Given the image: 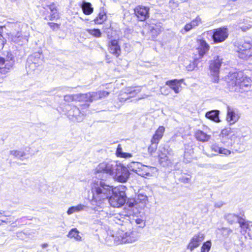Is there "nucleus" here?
Listing matches in <instances>:
<instances>
[{
    "label": "nucleus",
    "mask_w": 252,
    "mask_h": 252,
    "mask_svg": "<svg viewBox=\"0 0 252 252\" xmlns=\"http://www.w3.org/2000/svg\"><path fill=\"white\" fill-rule=\"evenodd\" d=\"M48 246V244L47 243L43 244L41 245V247L42 248H46Z\"/></svg>",
    "instance_id": "nucleus-60"
},
{
    "label": "nucleus",
    "mask_w": 252,
    "mask_h": 252,
    "mask_svg": "<svg viewBox=\"0 0 252 252\" xmlns=\"http://www.w3.org/2000/svg\"><path fill=\"white\" fill-rule=\"evenodd\" d=\"M167 150H166L164 147L159 148L158 150V158L159 161L161 164L163 166H165L168 165L169 163L168 157H167Z\"/></svg>",
    "instance_id": "nucleus-23"
},
{
    "label": "nucleus",
    "mask_w": 252,
    "mask_h": 252,
    "mask_svg": "<svg viewBox=\"0 0 252 252\" xmlns=\"http://www.w3.org/2000/svg\"><path fill=\"white\" fill-rule=\"evenodd\" d=\"M239 130V133L238 135V139L239 140L241 138H244L247 137L250 133V129L247 127H243L241 128H238Z\"/></svg>",
    "instance_id": "nucleus-38"
},
{
    "label": "nucleus",
    "mask_w": 252,
    "mask_h": 252,
    "mask_svg": "<svg viewBox=\"0 0 252 252\" xmlns=\"http://www.w3.org/2000/svg\"><path fill=\"white\" fill-rule=\"evenodd\" d=\"M211 247V242L208 241L203 243L201 248V252H209Z\"/></svg>",
    "instance_id": "nucleus-43"
},
{
    "label": "nucleus",
    "mask_w": 252,
    "mask_h": 252,
    "mask_svg": "<svg viewBox=\"0 0 252 252\" xmlns=\"http://www.w3.org/2000/svg\"><path fill=\"white\" fill-rule=\"evenodd\" d=\"M149 8L138 6L134 9V13L140 21H144L149 17Z\"/></svg>",
    "instance_id": "nucleus-19"
},
{
    "label": "nucleus",
    "mask_w": 252,
    "mask_h": 252,
    "mask_svg": "<svg viewBox=\"0 0 252 252\" xmlns=\"http://www.w3.org/2000/svg\"><path fill=\"white\" fill-rule=\"evenodd\" d=\"M33 56H32L31 57H30L29 58V62L30 61H31L32 62V65H34V66H36V64L38 63L36 62V61H35V58L33 60Z\"/></svg>",
    "instance_id": "nucleus-56"
},
{
    "label": "nucleus",
    "mask_w": 252,
    "mask_h": 252,
    "mask_svg": "<svg viewBox=\"0 0 252 252\" xmlns=\"http://www.w3.org/2000/svg\"><path fill=\"white\" fill-rule=\"evenodd\" d=\"M151 96V95L150 94H143L141 95V97H139L138 98V100H140V99H144V98H147L149 96Z\"/></svg>",
    "instance_id": "nucleus-57"
},
{
    "label": "nucleus",
    "mask_w": 252,
    "mask_h": 252,
    "mask_svg": "<svg viewBox=\"0 0 252 252\" xmlns=\"http://www.w3.org/2000/svg\"><path fill=\"white\" fill-rule=\"evenodd\" d=\"M68 118L73 122H80L83 121L84 114L81 112L80 109L74 106L67 112Z\"/></svg>",
    "instance_id": "nucleus-16"
},
{
    "label": "nucleus",
    "mask_w": 252,
    "mask_h": 252,
    "mask_svg": "<svg viewBox=\"0 0 252 252\" xmlns=\"http://www.w3.org/2000/svg\"><path fill=\"white\" fill-rule=\"evenodd\" d=\"M142 91L141 87H129L122 90L119 95V100L124 102L134 97Z\"/></svg>",
    "instance_id": "nucleus-12"
},
{
    "label": "nucleus",
    "mask_w": 252,
    "mask_h": 252,
    "mask_svg": "<svg viewBox=\"0 0 252 252\" xmlns=\"http://www.w3.org/2000/svg\"><path fill=\"white\" fill-rule=\"evenodd\" d=\"M1 45H2V46L3 45V40L2 41Z\"/></svg>",
    "instance_id": "nucleus-64"
},
{
    "label": "nucleus",
    "mask_w": 252,
    "mask_h": 252,
    "mask_svg": "<svg viewBox=\"0 0 252 252\" xmlns=\"http://www.w3.org/2000/svg\"><path fill=\"white\" fill-rule=\"evenodd\" d=\"M153 169H154V168L152 167L142 164V166L140 167V169L139 171L137 172V174L142 177L145 176H149L151 175V172Z\"/></svg>",
    "instance_id": "nucleus-29"
},
{
    "label": "nucleus",
    "mask_w": 252,
    "mask_h": 252,
    "mask_svg": "<svg viewBox=\"0 0 252 252\" xmlns=\"http://www.w3.org/2000/svg\"><path fill=\"white\" fill-rule=\"evenodd\" d=\"M238 56L246 59L252 56V38H246L238 47Z\"/></svg>",
    "instance_id": "nucleus-10"
},
{
    "label": "nucleus",
    "mask_w": 252,
    "mask_h": 252,
    "mask_svg": "<svg viewBox=\"0 0 252 252\" xmlns=\"http://www.w3.org/2000/svg\"><path fill=\"white\" fill-rule=\"evenodd\" d=\"M50 9L51 11V12L55 11V10H56L54 5L50 6Z\"/></svg>",
    "instance_id": "nucleus-58"
},
{
    "label": "nucleus",
    "mask_w": 252,
    "mask_h": 252,
    "mask_svg": "<svg viewBox=\"0 0 252 252\" xmlns=\"http://www.w3.org/2000/svg\"><path fill=\"white\" fill-rule=\"evenodd\" d=\"M39 54H37L36 55H35L34 57H36V56H39Z\"/></svg>",
    "instance_id": "nucleus-63"
},
{
    "label": "nucleus",
    "mask_w": 252,
    "mask_h": 252,
    "mask_svg": "<svg viewBox=\"0 0 252 252\" xmlns=\"http://www.w3.org/2000/svg\"><path fill=\"white\" fill-rule=\"evenodd\" d=\"M21 35L20 32H17L16 33H12L9 35V38L12 41L20 44V42H23V40L25 39Z\"/></svg>",
    "instance_id": "nucleus-33"
},
{
    "label": "nucleus",
    "mask_w": 252,
    "mask_h": 252,
    "mask_svg": "<svg viewBox=\"0 0 252 252\" xmlns=\"http://www.w3.org/2000/svg\"><path fill=\"white\" fill-rule=\"evenodd\" d=\"M158 144L151 142V145L148 148V152L151 155L156 151Z\"/></svg>",
    "instance_id": "nucleus-46"
},
{
    "label": "nucleus",
    "mask_w": 252,
    "mask_h": 252,
    "mask_svg": "<svg viewBox=\"0 0 252 252\" xmlns=\"http://www.w3.org/2000/svg\"><path fill=\"white\" fill-rule=\"evenodd\" d=\"M227 86L230 91L242 93L247 91L251 85L250 78L245 77L242 73L230 74L226 78Z\"/></svg>",
    "instance_id": "nucleus-5"
},
{
    "label": "nucleus",
    "mask_w": 252,
    "mask_h": 252,
    "mask_svg": "<svg viewBox=\"0 0 252 252\" xmlns=\"http://www.w3.org/2000/svg\"><path fill=\"white\" fill-rule=\"evenodd\" d=\"M76 94L66 95L64 96V100L67 102H71L72 101H77V98H76Z\"/></svg>",
    "instance_id": "nucleus-47"
},
{
    "label": "nucleus",
    "mask_w": 252,
    "mask_h": 252,
    "mask_svg": "<svg viewBox=\"0 0 252 252\" xmlns=\"http://www.w3.org/2000/svg\"><path fill=\"white\" fill-rule=\"evenodd\" d=\"M215 168L221 169V170H228L230 168V166L229 164H217L215 166Z\"/></svg>",
    "instance_id": "nucleus-48"
},
{
    "label": "nucleus",
    "mask_w": 252,
    "mask_h": 252,
    "mask_svg": "<svg viewBox=\"0 0 252 252\" xmlns=\"http://www.w3.org/2000/svg\"><path fill=\"white\" fill-rule=\"evenodd\" d=\"M190 177H183L181 178V181L184 183H189L190 182Z\"/></svg>",
    "instance_id": "nucleus-55"
},
{
    "label": "nucleus",
    "mask_w": 252,
    "mask_h": 252,
    "mask_svg": "<svg viewBox=\"0 0 252 252\" xmlns=\"http://www.w3.org/2000/svg\"><path fill=\"white\" fill-rule=\"evenodd\" d=\"M219 114L220 111L219 110H211L207 112L205 116L207 118L216 123H219L220 121L219 117Z\"/></svg>",
    "instance_id": "nucleus-28"
},
{
    "label": "nucleus",
    "mask_w": 252,
    "mask_h": 252,
    "mask_svg": "<svg viewBox=\"0 0 252 252\" xmlns=\"http://www.w3.org/2000/svg\"><path fill=\"white\" fill-rule=\"evenodd\" d=\"M108 50L110 53L118 57L121 53V49L118 40L111 39L108 42Z\"/></svg>",
    "instance_id": "nucleus-17"
},
{
    "label": "nucleus",
    "mask_w": 252,
    "mask_h": 252,
    "mask_svg": "<svg viewBox=\"0 0 252 252\" xmlns=\"http://www.w3.org/2000/svg\"><path fill=\"white\" fill-rule=\"evenodd\" d=\"M150 31L153 38H155L156 36L160 32V29L155 26H151Z\"/></svg>",
    "instance_id": "nucleus-44"
},
{
    "label": "nucleus",
    "mask_w": 252,
    "mask_h": 252,
    "mask_svg": "<svg viewBox=\"0 0 252 252\" xmlns=\"http://www.w3.org/2000/svg\"><path fill=\"white\" fill-rule=\"evenodd\" d=\"M165 131V128L163 126H159L153 135L151 142L155 143H158L160 140L162 138L163 133Z\"/></svg>",
    "instance_id": "nucleus-26"
},
{
    "label": "nucleus",
    "mask_w": 252,
    "mask_h": 252,
    "mask_svg": "<svg viewBox=\"0 0 252 252\" xmlns=\"http://www.w3.org/2000/svg\"><path fill=\"white\" fill-rule=\"evenodd\" d=\"M193 150L186 149L184 154V161L186 163L190 162L192 159L191 154L193 153Z\"/></svg>",
    "instance_id": "nucleus-39"
},
{
    "label": "nucleus",
    "mask_w": 252,
    "mask_h": 252,
    "mask_svg": "<svg viewBox=\"0 0 252 252\" xmlns=\"http://www.w3.org/2000/svg\"><path fill=\"white\" fill-rule=\"evenodd\" d=\"M87 208V206L83 204H79L77 206L69 207L67 211V214L68 215H71L74 213L83 211Z\"/></svg>",
    "instance_id": "nucleus-27"
},
{
    "label": "nucleus",
    "mask_w": 252,
    "mask_h": 252,
    "mask_svg": "<svg viewBox=\"0 0 252 252\" xmlns=\"http://www.w3.org/2000/svg\"><path fill=\"white\" fill-rule=\"evenodd\" d=\"M94 93L97 94V98H94V100H98L99 99L105 97L108 95L109 93L106 91H99L98 92H94Z\"/></svg>",
    "instance_id": "nucleus-45"
},
{
    "label": "nucleus",
    "mask_w": 252,
    "mask_h": 252,
    "mask_svg": "<svg viewBox=\"0 0 252 252\" xmlns=\"http://www.w3.org/2000/svg\"><path fill=\"white\" fill-rule=\"evenodd\" d=\"M83 12L87 15L91 14L93 11V8L90 2H83L82 4Z\"/></svg>",
    "instance_id": "nucleus-35"
},
{
    "label": "nucleus",
    "mask_w": 252,
    "mask_h": 252,
    "mask_svg": "<svg viewBox=\"0 0 252 252\" xmlns=\"http://www.w3.org/2000/svg\"><path fill=\"white\" fill-rule=\"evenodd\" d=\"M198 46L196 48L199 56L200 58L207 53L209 51L210 46L204 40H198L197 41Z\"/></svg>",
    "instance_id": "nucleus-21"
},
{
    "label": "nucleus",
    "mask_w": 252,
    "mask_h": 252,
    "mask_svg": "<svg viewBox=\"0 0 252 252\" xmlns=\"http://www.w3.org/2000/svg\"><path fill=\"white\" fill-rule=\"evenodd\" d=\"M212 33V39L215 43L222 42L228 36V31L224 27L213 30Z\"/></svg>",
    "instance_id": "nucleus-13"
},
{
    "label": "nucleus",
    "mask_w": 252,
    "mask_h": 252,
    "mask_svg": "<svg viewBox=\"0 0 252 252\" xmlns=\"http://www.w3.org/2000/svg\"><path fill=\"white\" fill-rule=\"evenodd\" d=\"M239 116L237 111L230 106L227 107V117L226 120L230 125L233 124L238 121Z\"/></svg>",
    "instance_id": "nucleus-18"
},
{
    "label": "nucleus",
    "mask_w": 252,
    "mask_h": 252,
    "mask_svg": "<svg viewBox=\"0 0 252 252\" xmlns=\"http://www.w3.org/2000/svg\"><path fill=\"white\" fill-rule=\"evenodd\" d=\"M67 237L70 239H74L76 241H81V237L79 235V232L76 228H72L67 234Z\"/></svg>",
    "instance_id": "nucleus-34"
},
{
    "label": "nucleus",
    "mask_w": 252,
    "mask_h": 252,
    "mask_svg": "<svg viewBox=\"0 0 252 252\" xmlns=\"http://www.w3.org/2000/svg\"><path fill=\"white\" fill-rule=\"evenodd\" d=\"M126 186L121 185L115 189L112 188V194L108 198L109 204L113 207L119 208L125 204L126 200Z\"/></svg>",
    "instance_id": "nucleus-7"
},
{
    "label": "nucleus",
    "mask_w": 252,
    "mask_h": 252,
    "mask_svg": "<svg viewBox=\"0 0 252 252\" xmlns=\"http://www.w3.org/2000/svg\"><path fill=\"white\" fill-rule=\"evenodd\" d=\"M222 204L221 203H216L215 204V206L216 207L219 208V207H220L222 206Z\"/></svg>",
    "instance_id": "nucleus-59"
},
{
    "label": "nucleus",
    "mask_w": 252,
    "mask_h": 252,
    "mask_svg": "<svg viewBox=\"0 0 252 252\" xmlns=\"http://www.w3.org/2000/svg\"><path fill=\"white\" fill-rule=\"evenodd\" d=\"M201 23V19L199 17H197L195 19L192 20L190 23L192 27L194 28L198 26Z\"/></svg>",
    "instance_id": "nucleus-49"
},
{
    "label": "nucleus",
    "mask_w": 252,
    "mask_h": 252,
    "mask_svg": "<svg viewBox=\"0 0 252 252\" xmlns=\"http://www.w3.org/2000/svg\"><path fill=\"white\" fill-rule=\"evenodd\" d=\"M107 19L106 14L104 11L100 12L98 16L94 20L96 24H102Z\"/></svg>",
    "instance_id": "nucleus-37"
},
{
    "label": "nucleus",
    "mask_w": 252,
    "mask_h": 252,
    "mask_svg": "<svg viewBox=\"0 0 252 252\" xmlns=\"http://www.w3.org/2000/svg\"><path fill=\"white\" fill-rule=\"evenodd\" d=\"M84 106L88 107L89 106V105L85 104Z\"/></svg>",
    "instance_id": "nucleus-62"
},
{
    "label": "nucleus",
    "mask_w": 252,
    "mask_h": 252,
    "mask_svg": "<svg viewBox=\"0 0 252 252\" xmlns=\"http://www.w3.org/2000/svg\"><path fill=\"white\" fill-rule=\"evenodd\" d=\"M160 92L161 94L167 95L170 93V90L167 87H161Z\"/></svg>",
    "instance_id": "nucleus-53"
},
{
    "label": "nucleus",
    "mask_w": 252,
    "mask_h": 252,
    "mask_svg": "<svg viewBox=\"0 0 252 252\" xmlns=\"http://www.w3.org/2000/svg\"><path fill=\"white\" fill-rule=\"evenodd\" d=\"M1 221H2V222H7V220H6L1 219Z\"/></svg>",
    "instance_id": "nucleus-61"
},
{
    "label": "nucleus",
    "mask_w": 252,
    "mask_h": 252,
    "mask_svg": "<svg viewBox=\"0 0 252 252\" xmlns=\"http://www.w3.org/2000/svg\"><path fill=\"white\" fill-rule=\"evenodd\" d=\"M91 190L93 194L92 204H100L108 201V198L112 194V187L100 180L92 183Z\"/></svg>",
    "instance_id": "nucleus-3"
},
{
    "label": "nucleus",
    "mask_w": 252,
    "mask_h": 252,
    "mask_svg": "<svg viewBox=\"0 0 252 252\" xmlns=\"http://www.w3.org/2000/svg\"><path fill=\"white\" fill-rule=\"evenodd\" d=\"M240 224V226L242 229H244L245 231H246L248 229H249L250 226L251 225V222L247 221L244 219L242 218L240 220H239V222H238Z\"/></svg>",
    "instance_id": "nucleus-40"
},
{
    "label": "nucleus",
    "mask_w": 252,
    "mask_h": 252,
    "mask_svg": "<svg viewBox=\"0 0 252 252\" xmlns=\"http://www.w3.org/2000/svg\"><path fill=\"white\" fill-rule=\"evenodd\" d=\"M59 18V15L58 12H57V10H55V11L52 12V14H51L50 16L49 19L50 20H53L55 19H57Z\"/></svg>",
    "instance_id": "nucleus-52"
},
{
    "label": "nucleus",
    "mask_w": 252,
    "mask_h": 252,
    "mask_svg": "<svg viewBox=\"0 0 252 252\" xmlns=\"http://www.w3.org/2000/svg\"><path fill=\"white\" fill-rule=\"evenodd\" d=\"M117 161H104L99 163L94 169L96 177L101 181H106L114 174Z\"/></svg>",
    "instance_id": "nucleus-6"
},
{
    "label": "nucleus",
    "mask_w": 252,
    "mask_h": 252,
    "mask_svg": "<svg viewBox=\"0 0 252 252\" xmlns=\"http://www.w3.org/2000/svg\"><path fill=\"white\" fill-rule=\"evenodd\" d=\"M204 235L201 233H198L194 235L190 239L187 246V249L190 251H192L200 245L204 240Z\"/></svg>",
    "instance_id": "nucleus-15"
},
{
    "label": "nucleus",
    "mask_w": 252,
    "mask_h": 252,
    "mask_svg": "<svg viewBox=\"0 0 252 252\" xmlns=\"http://www.w3.org/2000/svg\"><path fill=\"white\" fill-rule=\"evenodd\" d=\"M224 238H227L232 233V230L229 228L222 227L221 228L218 229Z\"/></svg>",
    "instance_id": "nucleus-42"
},
{
    "label": "nucleus",
    "mask_w": 252,
    "mask_h": 252,
    "mask_svg": "<svg viewBox=\"0 0 252 252\" xmlns=\"http://www.w3.org/2000/svg\"><path fill=\"white\" fill-rule=\"evenodd\" d=\"M97 95V94L94 92L84 94H77L76 98L77 101H78L92 102L94 100V98H96Z\"/></svg>",
    "instance_id": "nucleus-22"
},
{
    "label": "nucleus",
    "mask_w": 252,
    "mask_h": 252,
    "mask_svg": "<svg viewBox=\"0 0 252 252\" xmlns=\"http://www.w3.org/2000/svg\"><path fill=\"white\" fill-rule=\"evenodd\" d=\"M148 202V197L146 195L143 194H139L134 199L128 200L127 203V208H125V210L122 213L127 214L130 213L131 215L128 220L130 222V224L133 223L138 226V227L143 228L146 226V219L144 216L133 215V211L137 209L138 212H140L145 208ZM135 214V213H134ZM130 227L131 226L130 225Z\"/></svg>",
    "instance_id": "nucleus-1"
},
{
    "label": "nucleus",
    "mask_w": 252,
    "mask_h": 252,
    "mask_svg": "<svg viewBox=\"0 0 252 252\" xmlns=\"http://www.w3.org/2000/svg\"><path fill=\"white\" fill-rule=\"evenodd\" d=\"M93 207V210L94 211L96 217L100 219L107 218L110 222H114L118 224H123V222L129 224L128 221L130 216L131 215L130 213L124 214V213H114L111 208L105 205V203L100 204H95Z\"/></svg>",
    "instance_id": "nucleus-2"
},
{
    "label": "nucleus",
    "mask_w": 252,
    "mask_h": 252,
    "mask_svg": "<svg viewBox=\"0 0 252 252\" xmlns=\"http://www.w3.org/2000/svg\"><path fill=\"white\" fill-rule=\"evenodd\" d=\"M129 176V172L127 168L123 164L118 162L114 174L111 177L119 182L125 183Z\"/></svg>",
    "instance_id": "nucleus-9"
},
{
    "label": "nucleus",
    "mask_w": 252,
    "mask_h": 252,
    "mask_svg": "<svg viewBox=\"0 0 252 252\" xmlns=\"http://www.w3.org/2000/svg\"><path fill=\"white\" fill-rule=\"evenodd\" d=\"M116 155L118 157L125 158H129L132 157V154L130 153L123 152L121 145L120 144H119L117 147Z\"/></svg>",
    "instance_id": "nucleus-31"
},
{
    "label": "nucleus",
    "mask_w": 252,
    "mask_h": 252,
    "mask_svg": "<svg viewBox=\"0 0 252 252\" xmlns=\"http://www.w3.org/2000/svg\"><path fill=\"white\" fill-rule=\"evenodd\" d=\"M195 136L197 139L200 141H208L210 138V136L201 130H198L195 133Z\"/></svg>",
    "instance_id": "nucleus-32"
},
{
    "label": "nucleus",
    "mask_w": 252,
    "mask_h": 252,
    "mask_svg": "<svg viewBox=\"0 0 252 252\" xmlns=\"http://www.w3.org/2000/svg\"><path fill=\"white\" fill-rule=\"evenodd\" d=\"M221 64V59L219 56L210 64V68L211 75L213 76L214 82H218L219 81V69Z\"/></svg>",
    "instance_id": "nucleus-14"
},
{
    "label": "nucleus",
    "mask_w": 252,
    "mask_h": 252,
    "mask_svg": "<svg viewBox=\"0 0 252 252\" xmlns=\"http://www.w3.org/2000/svg\"><path fill=\"white\" fill-rule=\"evenodd\" d=\"M239 130L238 128H226L222 129L219 135V139L222 145L226 147L231 146L238 139Z\"/></svg>",
    "instance_id": "nucleus-8"
},
{
    "label": "nucleus",
    "mask_w": 252,
    "mask_h": 252,
    "mask_svg": "<svg viewBox=\"0 0 252 252\" xmlns=\"http://www.w3.org/2000/svg\"><path fill=\"white\" fill-rule=\"evenodd\" d=\"M86 31L91 35L95 37H100L101 36V32L99 29H87Z\"/></svg>",
    "instance_id": "nucleus-41"
},
{
    "label": "nucleus",
    "mask_w": 252,
    "mask_h": 252,
    "mask_svg": "<svg viewBox=\"0 0 252 252\" xmlns=\"http://www.w3.org/2000/svg\"><path fill=\"white\" fill-rule=\"evenodd\" d=\"M196 63L195 62L190 63L187 66V69L188 71H192L196 67Z\"/></svg>",
    "instance_id": "nucleus-51"
},
{
    "label": "nucleus",
    "mask_w": 252,
    "mask_h": 252,
    "mask_svg": "<svg viewBox=\"0 0 252 252\" xmlns=\"http://www.w3.org/2000/svg\"><path fill=\"white\" fill-rule=\"evenodd\" d=\"M182 80H172L167 81L166 85L168 86L176 94L180 92V88L181 87Z\"/></svg>",
    "instance_id": "nucleus-24"
},
{
    "label": "nucleus",
    "mask_w": 252,
    "mask_h": 252,
    "mask_svg": "<svg viewBox=\"0 0 252 252\" xmlns=\"http://www.w3.org/2000/svg\"><path fill=\"white\" fill-rule=\"evenodd\" d=\"M12 54H8L6 59L0 57V73L5 74L8 72L12 68L14 61ZM4 80V77L0 75V83Z\"/></svg>",
    "instance_id": "nucleus-11"
},
{
    "label": "nucleus",
    "mask_w": 252,
    "mask_h": 252,
    "mask_svg": "<svg viewBox=\"0 0 252 252\" xmlns=\"http://www.w3.org/2000/svg\"><path fill=\"white\" fill-rule=\"evenodd\" d=\"M48 25L50 27V28L53 30H57L60 27V25L57 23H52V22H48Z\"/></svg>",
    "instance_id": "nucleus-54"
},
{
    "label": "nucleus",
    "mask_w": 252,
    "mask_h": 252,
    "mask_svg": "<svg viewBox=\"0 0 252 252\" xmlns=\"http://www.w3.org/2000/svg\"><path fill=\"white\" fill-rule=\"evenodd\" d=\"M193 28L192 27L191 24L189 23L188 24H187L185 27L184 30H181V32L182 33H185V32H189L191 29H193Z\"/></svg>",
    "instance_id": "nucleus-50"
},
{
    "label": "nucleus",
    "mask_w": 252,
    "mask_h": 252,
    "mask_svg": "<svg viewBox=\"0 0 252 252\" xmlns=\"http://www.w3.org/2000/svg\"><path fill=\"white\" fill-rule=\"evenodd\" d=\"M211 150L212 152L214 153L212 154V156H216L220 154L227 156L231 153V152L230 150L223 147H220L216 143L213 144L211 145Z\"/></svg>",
    "instance_id": "nucleus-20"
},
{
    "label": "nucleus",
    "mask_w": 252,
    "mask_h": 252,
    "mask_svg": "<svg viewBox=\"0 0 252 252\" xmlns=\"http://www.w3.org/2000/svg\"><path fill=\"white\" fill-rule=\"evenodd\" d=\"M141 166L142 164L138 162H132L127 166L129 170L135 172L137 174L139 171Z\"/></svg>",
    "instance_id": "nucleus-36"
},
{
    "label": "nucleus",
    "mask_w": 252,
    "mask_h": 252,
    "mask_svg": "<svg viewBox=\"0 0 252 252\" xmlns=\"http://www.w3.org/2000/svg\"><path fill=\"white\" fill-rule=\"evenodd\" d=\"M241 218L242 217L234 214L230 213L225 215V219L230 224H232L236 222H239V220H240Z\"/></svg>",
    "instance_id": "nucleus-30"
},
{
    "label": "nucleus",
    "mask_w": 252,
    "mask_h": 252,
    "mask_svg": "<svg viewBox=\"0 0 252 252\" xmlns=\"http://www.w3.org/2000/svg\"><path fill=\"white\" fill-rule=\"evenodd\" d=\"M29 148L27 150L26 149L25 150H12L10 151V155L14 156L15 158L20 159L21 160H23L25 158H27L28 157L27 156L29 155Z\"/></svg>",
    "instance_id": "nucleus-25"
},
{
    "label": "nucleus",
    "mask_w": 252,
    "mask_h": 252,
    "mask_svg": "<svg viewBox=\"0 0 252 252\" xmlns=\"http://www.w3.org/2000/svg\"><path fill=\"white\" fill-rule=\"evenodd\" d=\"M120 225L121 227L113 235L114 243L116 245L131 244L138 240L139 236L137 232L131 228L130 222L128 225L126 222Z\"/></svg>",
    "instance_id": "nucleus-4"
}]
</instances>
